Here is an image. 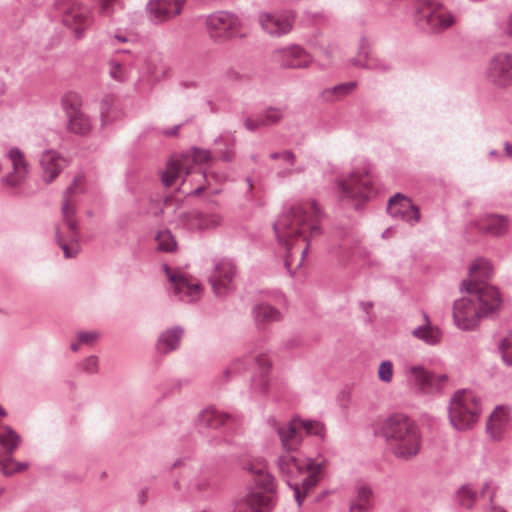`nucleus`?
Wrapping results in <instances>:
<instances>
[{
	"instance_id": "obj_1",
	"label": "nucleus",
	"mask_w": 512,
	"mask_h": 512,
	"mask_svg": "<svg viewBox=\"0 0 512 512\" xmlns=\"http://www.w3.org/2000/svg\"><path fill=\"white\" fill-rule=\"evenodd\" d=\"M321 216V209L315 200L298 201L284 207L282 213L274 222L273 230L277 241L287 250L284 256V265L290 275H293L291 270L292 254L290 252V241L299 236H303V239L307 241V245L302 250L301 259L297 265L300 267L309 250V238L321 233L319 225Z\"/></svg>"
},
{
	"instance_id": "obj_2",
	"label": "nucleus",
	"mask_w": 512,
	"mask_h": 512,
	"mask_svg": "<svg viewBox=\"0 0 512 512\" xmlns=\"http://www.w3.org/2000/svg\"><path fill=\"white\" fill-rule=\"evenodd\" d=\"M460 290L465 294L453 304V321L460 330H475L481 319L494 316L502 307L501 294L494 286L463 281Z\"/></svg>"
},
{
	"instance_id": "obj_3",
	"label": "nucleus",
	"mask_w": 512,
	"mask_h": 512,
	"mask_svg": "<svg viewBox=\"0 0 512 512\" xmlns=\"http://www.w3.org/2000/svg\"><path fill=\"white\" fill-rule=\"evenodd\" d=\"M241 468L250 475L252 484L233 512H272L277 503V482L262 457L242 460Z\"/></svg>"
},
{
	"instance_id": "obj_4",
	"label": "nucleus",
	"mask_w": 512,
	"mask_h": 512,
	"mask_svg": "<svg viewBox=\"0 0 512 512\" xmlns=\"http://www.w3.org/2000/svg\"><path fill=\"white\" fill-rule=\"evenodd\" d=\"M382 433L398 458H412L420 450L421 437L418 428L405 414L396 413L389 416L382 426Z\"/></svg>"
},
{
	"instance_id": "obj_5",
	"label": "nucleus",
	"mask_w": 512,
	"mask_h": 512,
	"mask_svg": "<svg viewBox=\"0 0 512 512\" xmlns=\"http://www.w3.org/2000/svg\"><path fill=\"white\" fill-rule=\"evenodd\" d=\"M83 177L76 176L73 183L67 187L63 194L61 207L63 224L55 229L56 241L61 247L65 258H73L80 251V233L76 219V202L74 194L78 184L82 183Z\"/></svg>"
},
{
	"instance_id": "obj_6",
	"label": "nucleus",
	"mask_w": 512,
	"mask_h": 512,
	"mask_svg": "<svg viewBox=\"0 0 512 512\" xmlns=\"http://www.w3.org/2000/svg\"><path fill=\"white\" fill-rule=\"evenodd\" d=\"M265 422L276 432L282 453H296L302 445L303 433L319 438H323L325 435L324 425L316 420L294 418L290 422L282 423L275 416H269Z\"/></svg>"
},
{
	"instance_id": "obj_7",
	"label": "nucleus",
	"mask_w": 512,
	"mask_h": 512,
	"mask_svg": "<svg viewBox=\"0 0 512 512\" xmlns=\"http://www.w3.org/2000/svg\"><path fill=\"white\" fill-rule=\"evenodd\" d=\"M325 465L326 460L324 459L299 457L296 453H281L277 460L279 472L287 482L307 473L302 481V488L305 492H309L318 484Z\"/></svg>"
},
{
	"instance_id": "obj_8",
	"label": "nucleus",
	"mask_w": 512,
	"mask_h": 512,
	"mask_svg": "<svg viewBox=\"0 0 512 512\" xmlns=\"http://www.w3.org/2000/svg\"><path fill=\"white\" fill-rule=\"evenodd\" d=\"M337 194L342 202H351L355 209L375 194L374 179L368 165L355 168L347 178L336 180Z\"/></svg>"
},
{
	"instance_id": "obj_9",
	"label": "nucleus",
	"mask_w": 512,
	"mask_h": 512,
	"mask_svg": "<svg viewBox=\"0 0 512 512\" xmlns=\"http://www.w3.org/2000/svg\"><path fill=\"white\" fill-rule=\"evenodd\" d=\"M482 412L481 398L471 389H459L452 395L448 416L456 430H467L479 420Z\"/></svg>"
},
{
	"instance_id": "obj_10",
	"label": "nucleus",
	"mask_w": 512,
	"mask_h": 512,
	"mask_svg": "<svg viewBox=\"0 0 512 512\" xmlns=\"http://www.w3.org/2000/svg\"><path fill=\"white\" fill-rule=\"evenodd\" d=\"M415 21L422 30L437 33L452 26L455 17L440 0H417Z\"/></svg>"
},
{
	"instance_id": "obj_11",
	"label": "nucleus",
	"mask_w": 512,
	"mask_h": 512,
	"mask_svg": "<svg viewBox=\"0 0 512 512\" xmlns=\"http://www.w3.org/2000/svg\"><path fill=\"white\" fill-rule=\"evenodd\" d=\"M179 228L190 233H207L223 224V216L217 209H192L181 213L176 220Z\"/></svg>"
},
{
	"instance_id": "obj_12",
	"label": "nucleus",
	"mask_w": 512,
	"mask_h": 512,
	"mask_svg": "<svg viewBox=\"0 0 512 512\" xmlns=\"http://www.w3.org/2000/svg\"><path fill=\"white\" fill-rule=\"evenodd\" d=\"M251 361L257 366L259 374H255L252 378L251 388L252 390L260 395H267L269 393L270 379L269 371L271 368V362L269 358L260 354L257 356L249 355L242 359L234 360L225 371V375L238 374L246 369V365Z\"/></svg>"
},
{
	"instance_id": "obj_13",
	"label": "nucleus",
	"mask_w": 512,
	"mask_h": 512,
	"mask_svg": "<svg viewBox=\"0 0 512 512\" xmlns=\"http://www.w3.org/2000/svg\"><path fill=\"white\" fill-rule=\"evenodd\" d=\"M206 163L212 160V154L207 149L195 148L193 156L182 155L171 158L167 169L162 174V182L165 187H171L178 179H182L193 173L191 162Z\"/></svg>"
},
{
	"instance_id": "obj_14",
	"label": "nucleus",
	"mask_w": 512,
	"mask_h": 512,
	"mask_svg": "<svg viewBox=\"0 0 512 512\" xmlns=\"http://www.w3.org/2000/svg\"><path fill=\"white\" fill-rule=\"evenodd\" d=\"M56 7L62 13L63 24L81 39L91 24V11L75 0H58Z\"/></svg>"
},
{
	"instance_id": "obj_15",
	"label": "nucleus",
	"mask_w": 512,
	"mask_h": 512,
	"mask_svg": "<svg viewBox=\"0 0 512 512\" xmlns=\"http://www.w3.org/2000/svg\"><path fill=\"white\" fill-rule=\"evenodd\" d=\"M11 170L0 178L3 189L18 193L22 190L29 178V163L24 153L17 147L11 148L7 153Z\"/></svg>"
},
{
	"instance_id": "obj_16",
	"label": "nucleus",
	"mask_w": 512,
	"mask_h": 512,
	"mask_svg": "<svg viewBox=\"0 0 512 512\" xmlns=\"http://www.w3.org/2000/svg\"><path fill=\"white\" fill-rule=\"evenodd\" d=\"M211 38L224 41L236 36L241 26L240 19L233 13L218 11L205 18Z\"/></svg>"
},
{
	"instance_id": "obj_17",
	"label": "nucleus",
	"mask_w": 512,
	"mask_h": 512,
	"mask_svg": "<svg viewBox=\"0 0 512 512\" xmlns=\"http://www.w3.org/2000/svg\"><path fill=\"white\" fill-rule=\"evenodd\" d=\"M237 268L230 259H221L215 263L214 269L209 276L214 294L218 297H224L235 289V279Z\"/></svg>"
},
{
	"instance_id": "obj_18",
	"label": "nucleus",
	"mask_w": 512,
	"mask_h": 512,
	"mask_svg": "<svg viewBox=\"0 0 512 512\" xmlns=\"http://www.w3.org/2000/svg\"><path fill=\"white\" fill-rule=\"evenodd\" d=\"M258 21L265 33L272 37H281L293 29L295 13L292 10L261 12Z\"/></svg>"
},
{
	"instance_id": "obj_19",
	"label": "nucleus",
	"mask_w": 512,
	"mask_h": 512,
	"mask_svg": "<svg viewBox=\"0 0 512 512\" xmlns=\"http://www.w3.org/2000/svg\"><path fill=\"white\" fill-rule=\"evenodd\" d=\"M137 64L135 51L132 49H117L115 55L109 60V75L118 82L128 81Z\"/></svg>"
},
{
	"instance_id": "obj_20",
	"label": "nucleus",
	"mask_w": 512,
	"mask_h": 512,
	"mask_svg": "<svg viewBox=\"0 0 512 512\" xmlns=\"http://www.w3.org/2000/svg\"><path fill=\"white\" fill-rule=\"evenodd\" d=\"M485 75L489 82L498 87L511 86L512 55L509 53H499L495 55L490 60Z\"/></svg>"
},
{
	"instance_id": "obj_21",
	"label": "nucleus",
	"mask_w": 512,
	"mask_h": 512,
	"mask_svg": "<svg viewBox=\"0 0 512 512\" xmlns=\"http://www.w3.org/2000/svg\"><path fill=\"white\" fill-rule=\"evenodd\" d=\"M62 108L67 118V130L77 135H87L92 129L90 117L81 109L76 100L64 98L61 101Z\"/></svg>"
},
{
	"instance_id": "obj_22",
	"label": "nucleus",
	"mask_w": 512,
	"mask_h": 512,
	"mask_svg": "<svg viewBox=\"0 0 512 512\" xmlns=\"http://www.w3.org/2000/svg\"><path fill=\"white\" fill-rule=\"evenodd\" d=\"M272 58L281 67L289 69H304L312 62L310 54L297 44L275 49Z\"/></svg>"
},
{
	"instance_id": "obj_23",
	"label": "nucleus",
	"mask_w": 512,
	"mask_h": 512,
	"mask_svg": "<svg viewBox=\"0 0 512 512\" xmlns=\"http://www.w3.org/2000/svg\"><path fill=\"white\" fill-rule=\"evenodd\" d=\"M164 271L172 284L173 294L178 300L192 303L200 299L202 289L199 283L191 281L182 275L173 273L168 265H163Z\"/></svg>"
},
{
	"instance_id": "obj_24",
	"label": "nucleus",
	"mask_w": 512,
	"mask_h": 512,
	"mask_svg": "<svg viewBox=\"0 0 512 512\" xmlns=\"http://www.w3.org/2000/svg\"><path fill=\"white\" fill-rule=\"evenodd\" d=\"M387 212L394 219L402 220L410 225H414L420 219L418 208L400 193L389 199Z\"/></svg>"
},
{
	"instance_id": "obj_25",
	"label": "nucleus",
	"mask_w": 512,
	"mask_h": 512,
	"mask_svg": "<svg viewBox=\"0 0 512 512\" xmlns=\"http://www.w3.org/2000/svg\"><path fill=\"white\" fill-rule=\"evenodd\" d=\"M350 64L377 72H388L392 67L390 62L370 53V43L365 37L360 39L357 56L350 60Z\"/></svg>"
},
{
	"instance_id": "obj_26",
	"label": "nucleus",
	"mask_w": 512,
	"mask_h": 512,
	"mask_svg": "<svg viewBox=\"0 0 512 512\" xmlns=\"http://www.w3.org/2000/svg\"><path fill=\"white\" fill-rule=\"evenodd\" d=\"M512 412L506 405H498L490 415L486 431L494 440H500L504 434L511 428Z\"/></svg>"
},
{
	"instance_id": "obj_27",
	"label": "nucleus",
	"mask_w": 512,
	"mask_h": 512,
	"mask_svg": "<svg viewBox=\"0 0 512 512\" xmlns=\"http://www.w3.org/2000/svg\"><path fill=\"white\" fill-rule=\"evenodd\" d=\"M39 162L42 170V180L46 184L52 183L67 166L66 158L53 149L45 150L41 154Z\"/></svg>"
},
{
	"instance_id": "obj_28",
	"label": "nucleus",
	"mask_w": 512,
	"mask_h": 512,
	"mask_svg": "<svg viewBox=\"0 0 512 512\" xmlns=\"http://www.w3.org/2000/svg\"><path fill=\"white\" fill-rule=\"evenodd\" d=\"M186 0H149L147 12L156 22L169 20L182 12Z\"/></svg>"
},
{
	"instance_id": "obj_29",
	"label": "nucleus",
	"mask_w": 512,
	"mask_h": 512,
	"mask_svg": "<svg viewBox=\"0 0 512 512\" xmlns=\"http://www.w3.org/2000/svg\"><path fill=\"white\" fill-rule=\"evenodd\" d=\"M235 417L231 414L222 412L215 407H207L203 409L197 419V427L200 432H204L207 429H219L223 426L229 425L235 422Z\"/></svg>"
},
{
	"instance_id": "obj_30",
	"label": "nucleus",
	"mask_w": 512,
	"mask_h": 512,
	"mask_svg": "<svg viewBox=\"0 0 512 512\" xmlns=\"http://www.w3.org/2000/svg\"><path fill=\"white\" fill-rule=\"evenodd\" d=\"M404 372L407 379L413 382L422 393H431L435 383V375L422 365H406Z\"/></svg>"
},
{
	"instance_id": "obj_31",
	"label": "nucleus",
	"mask_w": 512,
	"mask_h": 512,
	"mask_svg": "<svg viewBox=\"0 0 512 512\" xmlns=\"http://www.w3.org/2000/svg\"><path fill=\"white\" fill-rule=\"evenodd\" d=\"M184 330L180 326L168 328L160 333L156 341V350L159 354H169L177 350Z\"/></svg>"
},
{
	"instance_id": "obj_32",
	"label": "nucleus",
	"mask_w": 512,
	"mask_h": 512,
	"mask_svg": "<svg viewBox=\"0 0 512 512\" xmlns=\"http://www.w3.org/2000/svg\"><path fill=\"white\" fill-rule=\"evenodd\" d=\"M424 323L417 326L411 331V335L430 346L438 345L442 340V331L433 326L430 322L429 316L424 312Z\"/></svg>"
},
{
	"instance_id": "obj_33",
	"label": "nucleus",
	"mask_w": 512,
	"mask_h": 512,
	"mask_svg": "<svg viewBox=\"0 0 512 512\" xmlns=\"http://www.w3.org/2000/svg\"><path fill=\"white\" fill-rule=\"evenodd\" d=\"M374 502L372 488L366 484L359 485L350 503L349 512H370L374 508Z\"/></svg>"
},
{
	"instance_id": "obj_34",
	"label": "nucleus",
	"mask_w": 512,
	"mask_h": 512,
	"mask_svg": "<svg viewBox=\"0 0 512 512\" xmlns=\"http://www.w3.org/2000/svg\"><path fill=\"white\" fill-rule=\"evenodd\" d=\"M476 225L479 230L487 234L499 236L508 230L509 220L502 215L488 214L481 218Z\"/></svg>"
},
{
	"instance_id": "obj_35",
	"label": "nucleus",
	"mask_w": 512,
	"mask_h": 512,
	"mask_svg": "<svg viewBox=\"0 0 512 512\" xmlns=\"http://www.w3.org/2000/svg\"><path fill=\"white\" fill-rule=\"evenodd\" d=\"M215 152L225 162H232L235 159L236 137L234 132L225 131L214 140Z\"/></svg>"
},
{
	"instance_id": "obj_36",
	"label": "nucleus",
	"mask_w": 512,
	"mask_h": 512,
	"mask_svg": "<svg viewBox=\"0 0 512 512\" xmlns=\"http://www.w3.org/2000/svg\"><path fill=\"white\" fill-rule=\"evenodd\" d=\"M272 160L287 161L288 167L278 168L277 176L279 178L290 177L295 173H302L304 171L303 166L296 167V155L291 150H284L282 152H273L270 154Z\"/></svg>"
},
{
	"instance_id": "obj_37",
	"label": "nucleus",
	"mask_w": 512,
	"mask_h": 512,
	"mask_svg": "<svg viewBox=\"0 0 512 512\" xmlns=\"http://www.w3.org/2000/svg\"><path fill=\"white\" fill-rule=\"evenodd\" d=\"M492 274L493 267L491 263L484 258H478L469 267V279L465 281L485 285L482 281L489 279Z\"/></svg>"
},
{
	"instance_id": "obj_38",
	"label": "nucleus",
	"mask_w": 512,
	"mask_h": 512,
	"mask_svg": "<svg viewBox=\"0 0 512 512\" xmlns=\"http://www.w3.org/2000/svg\"><path fill=\"white\" fill-rule=\"evenodd\" d=\"M21 441V436L11 426L0 427V446L5 454L12 455Z\"/></svg>"
},
{
	"instance_id": "obj_39",
	"label": "nucleus",
	"mask_w": 512,
	"mask_h": 512,
	"mask_svg": "<svg viewBox=\"0 0 512 512\" xmlns=\"http://www.w3.org/2000/svg\"><path fill=\"white\" fill-rule=\"evenodd\" d=\"M253 317L257 323H273L281 320L280 311L269 304H258L253 307Z\"/></svg>"
},
{
	"instance_id": "obj_40",
	"label": "nucleus",
	"mask_w": 512,
	"mask_h": 512,
	"mask_svg": "<svg viewBox=\"0 0 512 512\" xmlns=\"http://www.w3.org/2000/svg\"><path fill=\"white\" fill-rule=\"evenodd\" d=\"M101 120L103 125L116 122L122 117V111L116 108L111 97H105L100 103Z\"/></svg>"
},
{
	"instance_id": "obj_41",
	"label": "nucleus",
	"mask_w": 512,
	"mask_h": 512,
	"mask_svg": "<svg viewBox=\"0 0 512 512\" xmlns=\"http://www.w3.org/2000/svg\"><path fill=\"white\" fill-rule=\"evenodd\" d=\"M356 87L355 82H345L335 85L331 88H327L322 92V96L326 101H337L346 95L350 94Z\"/></svg>"
},
{
	"instance_id": "obj_42",
	"label": "nucleus",
	"mask_w": 512,
	"mask_h": 512,
	"mask_svg": "<svg viewBox=\"0 0 512 512\" xmlns=\"http://www.w3.org/2000/svg\"><path fill=\"white\" fill-rule=\"evenodd\" d=\"M29 467L28 462H17L12 455L0 454V471L5 476L26 470Z\"/></svg>"
},
{
	"instance_id": "obj_43",
	"label": "nucleus",
	"mask_w": 512,
	"mask_h": 512,
	"mask_svg": "<svg viewBox=\"0 0 512 512\" xmlns=\"http://www.w3.org/2000/svg\"><path fill=\"white\" fill-rule=\"evenodd\" d=\"M75 375L86 374L94 375L99 371V358L95 355H90L75 364Z\"/></svg>"
},
{
	"instance_id": "obj_44",
	"label": "nucleus",
	"mask_w": 512,
	"mask_h": 512,
	"mask_svg": "<svg viewBox=\"0 0 512 512\" xmlns=\"http://www.w3.org/2000/svg\"><path fill=\"white\" fill-rule=\"evenodd\" d=\"M140 202L139 212L143 214L153 215L159 217L163 213L161 202L158 199H153L151 196H144Z\"/></svg>"
},
{
	"instance_id": "obj_45",
	"label": "nucleus",
	"mask_w": 512,
	"mask_h": 512,
	"mask_svg": "<svg viewBox=\"0 0 512 512\" xmlns=\"http://www.w3.org/2000/svg\"><path fill=\"white\" fill-rule=\"evenodd\" d=\"M157 247L163 252H173L177 248L174 236L169 230H162L156 236Z\"/></svg>"
},
{
	"instance_id": "obj_46",
	"label": "nucleus",
	"mask_w": 512,
	"mask_h": 512,
	"mask_svg": "<svg viewBox=\"0 0 512 512\" xmlns=\"http://www.w3.org/2000/svg\"><path fill=\"white\" fill-rule=\"evenodd\" d=\"M137 35L126 30H117L108 35L109 44L116 46L117 43L135 44L137 42Z\"/></svg>"
},
{
	"instance_id": "obj_47",
	"label": "nucleus",
	"mask_w": 512,
	"mask_h": 512,
	"mask_svg": "<svg viewBox=\"0 0 512 512\" xmlns=\"http://www.w3.org/2000/svg\"><path fill=\"white\" fill-rule=\"evenodd\" d=\"M284 115V111L279 107H269L261 115L263 126H270L278 123Z\"/></svg>"
},
{
	"instance_id": "obj_48",
	"label": "nucleus",
	"mask_w": 512,
	"mask_h": 512,
	"mask_svg": "<svg viewBox=\"0 0 512 512\" xmlns=\"http://www.w3.org/2000/svg\"><path fill=\"white\" fill-rule=\"evenodd\" d=\"M503 362L512 366V334L505 336L498 344Z\"/></svg>"
},
{
	"instance_id": "obj_49",
	"label": "nucleus",
	"mask_w": 512,
	"mask_h": 512,
	"mask_svg": "<svg viewBox=\"0 0 512 512\" xmlns=\"http://www.w3.org/2000/svg\"><path fill=\"white\" fill-rule=\"evenodd\" d=\"M457 496L459 503L466 508H470L477 498L476 492L470 485H463L458 490Z\"/></svg>"
},
{
	"instance_id": "obj_50",
	"label": "nucleus",
	"mask_w": 512,
	"mask_h": 512,
	"mask_svg": "<svg viewBox=\"0 0 512 512\" xmlns=\"http://www.w3.org/2000/svg\"><path fill=\"white\" fill-rule=\"evenodd\" d=\"M378 377L384 383H390L393 378V364L390 360H384L378 368Z\"/></svg>"
},
{
	"instance_id": "obj_51",
	"label": "nucleus",
	"mask_w": 512,
	"mask_h": 512,
	"mask_svg": "<svg viewBox=\"0 0 512 512\" xmlns=\"http://www.w3.org/2000/svg\"><path fill=\"white\" fill-rule=\"evenodd\" d=\"M98 337L99 333L96 331H80L77 334L79 343L86 345H91Z\"/></svg>"
},
{
	"instance_id": "obj_52",
	"label": "nucleus",
	"mask_w": 512,
	"mask_h": 512,
	"mask_svg": "<svg viewBox=\"0 0 512 512\" xmlns=\"http://www.w3.org/2000/svg\"><path fill=\"white\" fill-rule=\"evenodd\" d=\"M115 0H99V14L103 17H110L114 13Z\"/></svg>"
},
{
	"instance_id": "obj_53",
	"label": "nucleus",
	"mask_w": 512,
	"mask_h": 512,
	"mask_svg": "<svg viewBox=\"0 0 512 512\" xmlns=\"http://www.w3.org/2000/svg\"><path fill=\"white\" fill-rule=\"evenodd\" d=\"M288 486L293 490L295 501L297 502V505L300 507L303 503L305 494L307 492L304 491V494H302L301 493V489L303 490L302 485L299 486V484H297V483L293 484L292 482L288 481Z\"/></svg>"
},
{
	"instance_id": "obj_54",
	"label": "nucleus",
	"mask_w": 512,
	"mask_h": 512,
	"mask_svg": "<svg viewBox=\"0 0 512 512\" xmlns=\"http://www.w3.org/2000/svg\"><path fill=\"white\" fill-rule=\"evenodd\" d=\"M244 126L248 131H251V132H253V131L257 130L258 128H260L261 126H263V124L261 123L260 115L258 117H256L255 119H253V118L245 119Z\"/></svg>"
},
{
	"instance_id": "obj_55",
	"label": "nucleus",
	"mask_w": 512,
	"mask_h": 512,
	"mask_svg": "<svg viewBox=\"0 0 512 512\" xmlns=\"http://www.w3.org/2000/svg\"><path fill=\"white\" fill-rule=\"evenodd\" d=\"M481 494H482V496H487L490 501L493 499L494 489H493L490 481H487L483 484Z\"/></svg>"
},
{
	"instance_id": "obj_56",
	"label": "nucleus",
	"mask_w": 512,
	"mask_h": 512,
	"mask_svg": "<svg viewBox=\"0 0 512 512\" xmlns=\"http://www.w3.org/2000/svg\"><path fill=\"white\" fill-rule=\"evenodd\" d=\"M181 127H182V124H177L171 128H166V129L160 130V133L167 137L177 136Z\"/></svg>"
},
{
	"instance_id": "obj_57",
	"label": "nucleus",
	"mask_w": 512,
	"mask_h": 512,
	"mask_svg": "<svg viewBox=\"0 0 512 512\" xmlns=\"http://www.w3.org/2000/svg\"><path fill=\"white\" fill-rule=\"evenodd\" d=\"M227 76V79L232 81V82H235V81H242L245 76L240 74L239 72L235 71V70H229L226 74Z\"/></svg>"
},
{
	"instance_id": "obj_58",
	"label": "nucleus",
	"mask_w": 512,
	"mask_h": 512,
	"mask_svg": "<svg viewBox=\"0 0 512 512\" xmlns=\"http://www.w3.org/2000/svg\"><path fill=\"white\" fill-rule=\"evenodd\" d=\"M5 91H6V86H5L4 82H2L0 80V104L2 103V96L4 95Z\"/></svg>"
},
{
	"instance_id": "obj_59",
	"label": "nucleus",
	"mask_w": 512,
	"mask_h": 512,
	"mask_svg": "<svg viewBox=\"0 0 512 512\" xmlns=\"http://www.w3.org/2000/svg\"><path fill=\"white\" fill-rule=\"evenodd\" d=\"M505 152L508 156H512V145L508 142L505 143Z\"/></svg>"
},
{
	"instance_id": "obj_60",
	"label": "nucleus",
	"mask_w": 512,
	"mask_h": 512,
	"mask_svg": "<svg viewBox=\"0 0 512 512\" xmlns=\"http://www.w3.org/2000/svg\"><path fill=\"white\" fill-rule=\"evenodd\" d=\"M80 345H81V343H79V341H77L76 343H71L70 348L73 352H78Z\"/></svg>"
},
{
	"instance_id": "obj_61",
	"label": "nucleus",
	"mask_w": 512,
	"mask_h": 512,
	"mask_svg": "<svg viewBox=\"0 0 512 512\" xmlns=\"http://www.w3.org/2000/svg\"><path fill=\"white\" fill-rule=\"evenodd\" d=\"M447 379H448V377H447V375H445V374L438 375V376H436V375H435V382H436V381H437V382H444V381H446Z\"/></svg>"
},
{
	"instance_id": "obj_62",
	"label": "nucleus",
	"mask_w": 512,
	"mask_h": 512,
	"mask_svg": "<svg viewBox=\"0 0 512 512\" xmlns=\"http://www.w3.org/2000/svg\"><path fill=\"white\" fill-rule=\"evenodd\" d=\"M507 33L512 36V14L510 15L508 25H507Z\"/></svg>"
},
{
	"instance_id": "obj_63",
	"label": "nucleus",
	"mask_w": 512,
	"mask_h": 512,
	"mask_svg": "<svg viewBox=\"0 0 512 512\" xmlns=\"http://www.w3.org/2000/svg\"><path fill=\"white\" fill-rule=\"evenodd\" d=\"M363 309L368 313V310L372 308L373 304L371 302L362 303Z\"/></svg>"
},
{
	"instance_id": "obj_64",
	"label": "nucleus",
	"mask_w": 512,
	"mask_h": 512,
	"mask_svg": "<svg viewBox=\"0 0 512 512\" xmlns=\"http://www.w3.org/2000/svg\"><path fill=\"white\" fill-rule=\"evenodd\" d=\"M489 512H505V510L501 507L492 506Z\"/></svg>"
}]
</instances>
